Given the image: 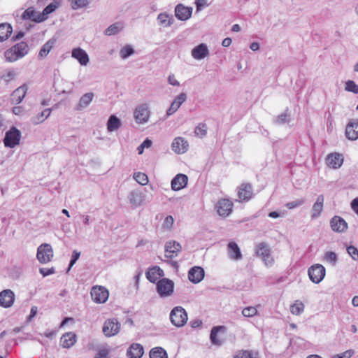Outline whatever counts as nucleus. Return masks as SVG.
Returning <instances> with one entry per match:
<instances>
[{"label": "nucleus", "instance_id": "f8f14e48", "mask_svg": "<svg viewBox=\"0 0 358 358\" xmlns=\"http://www.w3.org/2000/svg\"><path fill=\"white\" fill-rule=\"evenodd\" d=\"M108 295V291L101 286L93 287L91 290L92 298L96 303H102L106 302Z\"/></svg>", "mask_w": 358, "mask_h": 358}, {"label": "nucleus", "instance_id": "69168bd1", "mask_svg": "<svg viewBox=\"0 0 358 358\" xmlns=\"http://www.w3.org/2000/svg\"><path fill=\"white\" fill-rule=\"evenodd\" d=\"M168 83L174 86H178L180 85V83L176 80L174 75H169L168 77Z\"/></svg>", "mask_w": 358, "mask_h": 358}, {"label": "nucleus", "instance_id": "6e6552de", "mask_svg": "<svg viewBox=\"0 0 358 358\" xmlns=\"http://www.w3.org/2000/svg\"><path fill=\"white\" fill-rule=\"evenodd\" d=\"M325 273V268L320 264L313 265L308 271V274L310 280L316 284L320 282L324 279Z\"/></svg>", "mask_w": 358, "mask_h": 358}, {"label": "nucleus", "instance_id": "4be33fe9", "mask_svg": "<svg viewBox=\"0 0 358 358\" xmlns=\"http://www.w3.org/2000/svg\"><path fill=\"white\" fill-rule=\"evenodd\" d=\"M187 95L185 93H180L178 94L174 101L171 103V106L166 111V115L170 116L175 113L180 106L186 101Z\"/></svg>", "mask_w": 358, "mask_h": 358}, {"label": "nucleus", "instance_id": "58836bf2", "mask_svg": "<svg viewBox=\"0 0 358 358\" xmlns=\"http://www.w3.org/2000/svg\"><path fill=\"white\" fill-rule=\"evenodd\" d=\"M323 261L334 266L338 262V255L334 252L327 251L324 254Z\"/></svg>", "mask_w": 358, "mask_h": 358}, {"label": "nucleus", "instance_id": "7c9ffc66", "mask_svg": "<svg viewBox=\"0 0 358 358\" xmlns=\"http://www.w3.org/2000/svg\"><path fill=\"white\" fill-rule=\"evenodd\" d=\"M228 255L231 259L240 260L242 259V255L239 247L235 242H230L227 247Z\"/></svg>", "mask_w": 358, "mask_h": 358}, {"label": "nucleus", "instance_id": "ddd939ff", "mask_svg": "<svg viewBox=\"0 0 358 358\" xmlns=\"http://www.w3.org/2000/svg\"><path fill=\"white\" fill-rule=\"evenodd\" d=\"M189 143L183 137H176L171 143L172 150L178 154L181 155L185 153L189 149Z\"/></svg>", "mask_w": 358, "mask_h": 358}, {"label": "nucleus", "instance_id": "f257e3e1", "mask_svg": "<svg viewBox=\"0 0 358 358\" xmlns=\"http://www.w3.org/2000/svg\"><path fill=\"white\" fill-rule=\"evenodd\" d=\"M29 45L26 42L21 41L4 52V57L7 62H14L24 57L29 52Z\"/></svg>", "mask_w": 358, "mask_h": 358}, {"label": "nucleus", "instance_id": "393cba45", "mask_svg": "<svg viewBox=\"0 0 358 358\" xmlns=\"http://www.w3.org/2000/svg\"><path fill=\"white\" fill-rule=\"evenodd\" d=\"M157 21L160 27L163 28H168L174 23L175 20L171 14L164 12L157 15Z\"/></svg>", "mask_w": 358, "mask_h": 358}, {"label": "nucleus", "instance_id": "f704fd0d", "mask_svg": "<svg viewBox=\"0 0 358 358\" xmlns=\"http://www.w3.org/2000/svg\"><path fill=\"white\" fill-rule=\"evenodd\" d=\"M57 3H52L47 6L43 10V12L38 15L36 20H35V22H41L45 21L48 18V15L52 12H54L57 8Z\"/></svg>", "mask_w": 358, "mask_h": 358}, {"label": "nucleus", "instance_id": "9b49d317", "mask_svg": "<svg viewBox=\"0 0 358 358\" xmlns=\"http://www.w3.org/2000/svg\"><path fill=\"white\" fill-rule=\"evenodd\" d=\"M193 8L190 6H186L182 3H178L174 9L176 17L180 21H187L192 15Z\"/></svg>", "mask_w": 358, "mask_h": 358}, {"label": "nucleus", "instance_id": "bf43d9fd", "mask_svg": "<svg viewBox=\"0 0 358 358\" xmlns=\"http://www.w3.org/2000/svg\"><path fill=\"white\" fill-rule=\"evenodd\" d=\"M234 358H254L250 351H241Z\"/></svg>", "mask_w": 358, "mask_h": 358}, {"label": "nucleus", "instance_id": "49530a36", "mask_svg": "<svg viewBox=\"0 0 358 358\" xmlns=\"http://www.w3.org/2000/svg\"><path fill=\"white\" fill-rule=\"evenodd\" d=\"M195 135L199 138H203L207 134V126L204 123L199 124L194 130Z\"/></svg>", "mask_w": 358, "mask_h": 358}, {"label": "nucleus", "instance_id": "09e8293b", "mask_svg": "<svg viewBox=\"0 0 358 358\" xmlns=\"http://www.w3.org/2000/svg\"><path fill=\"white\" fill-rule=\"evenodd\" d=\"M134 53V48L130 45L124 46L120 52V57L125 59Z\"/></svg>", "mask_w": 358, "mask_h": 358}, {"label": "nucleus", "instance_id": "7ed1b4c3", "mask_svg": "<svg viewBox=\"0 0 358 358\" xmlns=\"http://www.w3.org/2000/svg\"><path fill=\"white\" fill-rule=\"evenodd\" d=\"M130 204L134 207H139L146 202H150V199H148L146 195V191L143 189H134L131 191L127 196Z\"/></svg>", "mask_w": 358, "mask_h": 358}, {"label": "nucleus", "instance_id": "6ab92c4d", "mask_svg": "<svg viewBox=\"0 0 358 358\" xmlns=\"http://www.w3.org/2000/svg\"><path fill=\"white\" fill-rule=\"evenodd\" d=\"M187 181L188 178L186 175L177 174L171 180V189L174 191H179L187 185Z\"/></svg>", "mask_w": 358, "mask_h": 358}, {"label": "nucleus", "instance_id": "0e129e2a", "mask_svg": "<svg viewBox=\"0 0 358 358\" xmlns=\"http://www.w3.org/2000/svg\"><path fill=\"white\" fill-rule=\"evenodd\" d=\"M196 12H200L203 7L207 6L206 0H196Z\"/></svg>", "mask_w": 358, "mask_h": 358}, {"label": "nucleus", "instance_id": "79ce46f5", "mask_svg": "<svg viewBox=\"0 0 358 358\" xmlns=\"http://www.w3.org/2000/svg\"><path fill=\"white\" fill-rule=\"evenodd\" d=\"M150 358H167L166 352L161 347L152 348L150 352Z\"/></svg>", "mask_w": 358, "mask_h": 358}, {"label": "nucleus", "instance_id": "e2e57ef3", "mask_svg": "<svg viewBox=\"0 0 358 358\" xmlns=\"http://www.w3.org/2000/svg\"><path fill=\"white\" fill-rule=\"evenodd\" d=\"M15 73L13 71H9L6 74L1 76V78L6 83H8L15 77Z\"/></svg>", "mask_w": 358, "mask_h": 358}, {"label": "nucleus", "instance_id": "c9c22d12", "mask_svg": "<svg viewBox=\"0 0 358 358\" xmlns=\"http://www.w3.org/2000/svg\"><path fill=\"white\" fill-rule=\"evenodd\" d=\"M124 29V24L121 22H117L110 24L104 31V34L106 36H113L118 34Z\"/></svg>", "mask_w": 358, "mask_h": 358}, {"label": "nucleus", "instance_id": "4468645a", "mask_svg": "<svg viewBox=\"0 0 358 358\" xmlns=\"http://www.w3.org/2000/svg\"><path fill=\"white\" fill-rule=\"evenodd\" d=\"M233 203L227 199L218 201L216 205L217 212L222 217H227L232 212Z\"/></svg>", "mask_w": 358, "mask_h": 358}, {"label": "nucleus", "instance_id": "a18cd8bd", "mask_svg": "<svg viewBox=\"0 0 358 358\" xmlns=\"http://www.w3.org/2000/svg\"><path fill=\"white\" fill-rule=\"evenodd\" d=\"M133 178L138 183L141 185H147L149 181L148 176L145 173L141 172L134 173Z\"/></svg>", "mask_w": 358, "mask_h": 358}, {"label": "nucleus", "instance_id": "338daca9", "mask_svg": "<svg viewBox=\"0 0 358 358\" xmlns=\"http://www.w3.org/2000/svg\"><path fill=\"white\" fill-rule=\"evenodd\" d=\"M38 308L36 306H32L30 310V315L28 317L29 320H31L32 318H34L36 315L37 314Z\"/></svg>", "mask_w": 358, "mask_h": 358}, {"label": "nucleus", "instance_id": "f3484780", "mask_svg": "<svg viewBox=\"0 0 358 358\" xmlns=\"http://www.w3.org/2000/svg\"><path fill=\"white\" fill-rule=\"evenodd\" d=\"M343 163V157L341 154L334 152L327 155L326 164L328 166L333 169L340 168Z\"/></svg>", "mask_w": 358, "mask_h": 358}, {"label": "nucleus", "instance_id": "20e7f679", "mask_svg": "<svg viewBox=\"0 0 358 358\" xmlns=\"http://www.w3.org/2000/svg\"><path fill=\"white\" fill-rule=\"evenodd\" d=\"M255 252L258 257H261L266 266H271L273 264L274 259L271 255V249L267 243L262 242L257 244Z\"/></svg>", "mask_w": 358, "mask_h": 358}, {"label": "nucleus", "instance_id": "052dcab7", "mask_svg": "<svg viewBox=\"0 0 358 358\" xmlns=\"http://www.w3.org/2000/svg\"><path fill=\"white\" fill-rule=\"evenodd\" d=\"M39 271H40V273L43 277H45V276L50 275L51 274H53L55 272V268L53 267H52L50 268H41L39 269Z\"/></svg>", "mask_w": 358, "mask_h": 358}, {"label": "nucleus", "instance_id": "13d9d810", "mask_svg": "<svg viewBox=\"0 0 358 358\" xmlns=\"http://www.w3.org/2000/svg\"><path fill=\"white\" fill-rule=\"evenodd\" d=\"M80 255V252H78L77 250L73 251L71 259L70 261V264H69V270H70V268L76 264V261L79 259Z\"/></svg>", "mask_w": 358, "mask_h": 358}, {"label": "nucleus", "instance_id": "c03bdc74", "mask_svg": "<svg viewBox=\"0 0 358 358\" xmlns=\"http://www.w3.org/2000/svg\"><path fill=\"white\" fill-rule=\"evenodd\" d=\"M52 47H53V42H52L50 41H48V42H46L43 45V47L41 48L39 53H38V57H40V58L45 57L48 55V53L50 52V51L51 50Z\"/></svg>", "mask_w": 358, "mask_h": 358}, {"label": "nucleus", "instance_id": "a878e982", "mask_svg": "<svg viewBox=\"0 0 358 358\" xmlns=\"http://www.w3.org/2000/svg\"><path fill=\"white\" fill-rule=\"evenodd\" d=\"M27 91L26 85H23L15 90L11 94V103L13 104H19L24 98Z\"/></svg>", "mask_w": 358, "mask_h": 358}, {"label": "nucleus", "instance_id": "c756f323", "mask_svg": "<svg viewBox=\"0 0 358 358\" xmlns=\"http://www.w3.org/2000/svg\"><path fill=\"white\" fill-rule=\"evenodd\" d=\"M324 201V198L322 194H320L317 197L316 201L315 202L312 208V219L317 218L320 215L323 210Z\"/></svg>", "mask_w": 358, "mask_h": 358}, {"label": "nucleus", "instance_id": "b1692460", "mask_svg": "<svg viewBox=\"0 0 358 358\" xmlns=\"http://www.w3.org/2000/svg\"><path fill=\"white\" fill-rule=\"evenodd\" d=\"M77 341L76 334L69 331L63 334L60 338V344L64 348H70L75 345Z\"/></svg>", "mask_w": 358, "mask_h": 358}, {"label": "nucleus", "instance_id": "72a5a7b5", "mask_svg": "<svg viewBox=\"0 0 358 358\" xmlns=\"http://www.w3.org/2000/svg\"><path fill=\"white\" fill-rule=\"evenodd\" d=\"M52 108H46L41 113L31 118V122L33 124L37 125L43 122L48 117H50Z\"/></svg>", "mask_w": 358, "mask_h": 358}, {"label": "nucleus", "instance_id": "bb28decb", "mask_svg": "<svg viewBox=\"0 0 358 358\" xmlns=\"http://www.w3.org/2000/svg\"><path fill=\"white\" fill-rule=\"evenodd\" d=\"M143 353V347L139 343L131 344L127 351V355L129 358H141Z\"/></svg>", "mask_w": 358, "mask_h": 358}, {"label": "nucleus", "instance_id": "ea45409f", "mask_svg": "<svg viewBox=\"0 0 358 358\" xmlns=\"http://www.w3.org/2000/svg\"><path fill=\"white\" fill-rule=\"evenodd\" d=\"M224 327L223 326H217L214 327L210 332V338L211 341V343L214 345H221L222 342L217 338V335L218 332L221 330H224Z\"/></svg>", "mask_w": 358, "mask_h": 358}, {"label": "nucleus", "instance_id": "774afa93", "mask_svg": "<svg viewBox=\"0 0 358 358\" xmlns=\"http://www.w3.org/2000/svg\"><path fill=\"white\" fill-rule=\"evenodd\" d=\"M351 207L353 209V210L357 214H358V198L353 199V201L351 203Z\"/></svg>", "mask_w": 358, "mask_h": 358}, {"label": "nucleus", "instance_id": "cd10ccee", "mask_svg": "<svg viewBox=\"0 0 358 358\" xmlns=\"http://www.w3.org/2000/svg\"><path fill=\"white\" fill-rule=\"evenodd\" d=\"M238 198L242 201H248L252 196V188L250 184H243L238 192Z\"/></svg>", "mask_w": 358, "mask_h": 358}, {"label": "nucleus", "instance_id": "603ef678", "mask_svg": "<svg viewBox=\"0 0 358 358\" xmlns=\"http://www.w3.org/2000/svg\"><path fill=\"white\" fill-rule=\"evenodd\" d=\"M257 313V310L255 307H253V306L246 307V308H243V310H242L243 315L244 317H253V316L256 315Z\"/></svg>", "mask_w": 358, "mask_h": 358}, {"label": "nucleus", "instance_id": "412c9836", "mask_svg": "<svg viewBox=\"0 0 358 358\" xmlns=\"http://www.w3.org/2000/svg\"><path fill=\"white\" fill-rule=\"evenodd\" d=\"M204 278V270L200 266H194L188 272V278L193 283L200 282Z\"/></svg>", "mask_w": 358, "mask_h": 358}, {"label": "nucleus", "instance_id": "a19ab883", "mask_svg": "<svg viewBox=\"0 0 358 358\" xmlns=\"http://www.w3.org/2000/svg\"><path fill=\"white\" fill-rule=\"evenodd\" d=\"M40 14L41 13L36 12L33 7H29L23 12L22 15V18L23 20L31 19L34 22H35V20L37 19L38 15Z\"/></svg>", "mask_w": 358, "mask_h": 358}, {"label": "nucleus", "instance_id": "1a4fd4ad", "mask_svg": "<svg viewBox=\"0 0 358 358\" xmlns=\"http://www.w3.org/2000/svg\"><path fill=\"white\" fill-rule=\"evenodd\" d=\"M134 117L138 124L147 122L150 117L148 106L146 103H142L138 106L134 110Z\"/></svg>", "mask_w": 358, "mask_h": 358}, {"label": "nucleus", "instance_id": "2f4dec72", "mask_svg": "<svg viewBox=\"0 0 358 358\" xmlns=\"http://www.w3.org/2000/svg\"><path fill=\"white\" fill-rule=\"evenodd\" d=\"M94 94L92 92H88L83 94L80 100L78 103L76 105L75 109L76 110H82L83 109L87 108L90 103L94 99Z\"/></svg>", "mask_w": 358, "mask_h": 358}, {"label": "nucleus", "instance_id": "8fccbe9b", "mask_svg": "<svg viewBox=\"0 0 358 358\" xmlns=\"http://www.w3.org/2000/svg\"><path fill=\"white\" fill-rule=\"evenodd\" d=\"M69 1L73 10L86 7L89 4L88 0H69Z\"/></svg>", "mask_w": 358, "mask_h": 358}, {"label": "nucleus", "instance_id": "3c124183", "mask_svg": "<svg viewBox=\"0 0 358 358\" xmlns=\"http://www.w3.org/2000/svg\"><path fill=\"white\" fill-rule=\"evenodd\" d=\"M345 90L354 94H358V85L353 80H348L345 83Z\"/></svg>", "mask_w": 358, "mask_h": 358}, {"label": "nucleus", "instance_id": "37998d69", "mask_svg": "<svg viewBox=\"0 0 358 358\" xmlns=\"http://www.w3.org/2000/svg\"><path fill=\"white\" fill-rule=\"evenodd\" d=\"M303 310L304 304L299 300L296 301L294 303H293L290 306L291 313L296 315H299L301 313H302L303 312Z\"/></svg>", "mask_w": 358, "mask_h": 358}, {"label": "nucleus", "instance_id": "680f3d73", "mask_svg": "<svg viewBox=\"0 0 358 358\" xmlns=\"http://www.w3.org/2000/svg\"><path fill=\"white\" fill-rule=\"evenodd\" d=\"M354 354V351L352 350H347L341 354L334 356L333 358H350Z\"/></svg>", "mask_w": 358, "mask_h": 358}, {"label": "nucleus", "instance_id": "dca6fc26", "mask_svg": "<svg viewBox=\"0 0 358 358\" xmlns=\"http://www.w3.org/2000/svg\"><path fill=\"white\" fill-rule=\"evenodd\" d=\"M15 300L14 292L10 289H5L0 292V306L4 308L10 307Z\"/></svg>", "mask_w": 358, "mask_h": 358}, {"label": "nucleus", "instance_id": "aec40b11", "mask_svg": "<svg viewBox=\"0 0 358 358\" xmlns=\"http://www.w3.org/2000/svg\"><path fill=\"white\" fill-rule=\"evenodd\" d=\"M71 56L77 59L82 66H87L90 62L87 53L80 48H73L71 52Z\"/></svg>", "mask_w": 358, "mask_h": 358}, {"label": "nucleus", "instance_id": "39448f33", "mask_svg": "<svg viewBox=\"0 0 358 358\" xmlns=\"http://www.w3.org/2000/svg\"><path fill=\"white\" fill-rule=\"evenodd\" d=\"M21 131L15 127H12L5 134L3 143L6 147L13 148L20 143Z\"/></svg>", "mask_w": 358, "mask_h": 358}, {"label": "nucleus", "instance_id": "4c0bfd02", "mask_svg": "<svg viewBox=\"0 0 358 358\" xmlns=\"http://www.w3.org/2000/svg\"><path fill=\"white\" fill-rule=\"evenodd\" d=\"M121 121L115 115H111L107 122V129L109 131H114L121 126Z\"/></svg>", "mask_w": 358, "mask_h": 358}, {"label": "nucleus", "instance_id": "6e6d98bb", "mask_svg": "<svg viewBox=\"0 0 358 358\" xmlns=\"http://www.w3.org/2000/svg\"><path fill=\"white\" fill-rule=\"evenodd\" d=\"M347 252L348 255L354 259H358V250L353 245L348 246L347 248Z\"/></svg>", "mask_w": 358, "mask_h": 358}, {"label": "nucleus", "instance_id": "5701e85b", "mask_svg": "<svg viewBox=\"0 0 358 358\" xmlns=\"http://www.w3.org/2000/svg\"><path fill=\"white\" fill-rule=\"evenodd\" d=\"M209 55V50L205 43H201L192 50V56L196 60H201Z\"/></svg>", "mask_w": 358, "mask_h": 358}, {"label": "nucleus", "instance_id": "de8ad7c7", "mask_svg": "<svg viewBox=\"0 0 358 358\" xmlns=\"http://www.w3.org/2000/svg\"><path fill=\"white\" fill-rule=\"evenodd\" d=\"M96 351L94 358H108L110 349L106 345L99 347Z\"/></svg>", "mask_w": 358, "mask_h": 358}, {"label": "nucleus", "instance_id": "9d476101", "mask_svg": "<svg viewBox=\"0 0 358 358\" xmlns=\"http://www.w3.org/2000/svg\"><path fill=\"white\" fill-rule=\"evenodd\" d=\"M120 326V323L117 319H108L103 324V333L106 336H113L119 332Z\"/></svg>", "mask_w": 358, "mask_h": 358}, {"label": "nucleus", "instance_id": "5fc2aeb1", "mask_svg": "<svg viewBox=\"0 0 358 358\" xmlns=\"http://www.w3.org/2000/svg\"><path fill=\"white\" fill-rule=\"evenodd\" d=\"M304 203L305 200L303 199H301L294 201L288 202L285 206L289 209H293L303 205Z\"/></svg>", "mask_w": 358, "mask_h": 358}, {"label": "nucleus", "instance_id": "473e14b6", "mask_svg": "<svg viewBox=\"0 0 358 358\" xmlns=\"http://www.w3.org/2000/svg\"><path fill=\"white\" fill-rule=\"evenodd\" d=\"M164 271L159 267L155 266L146 272V277L151 282H155L160 277L164 276Z\"/></svg>", "mask_w": 358, "mask_h": 358}, {"label": "nucleus", "instance_id": "4d7b16f0", "mask_svg": "<svg viewBox=\"0 0 358 358\" xmlns=\"http://www.w3.org/2000/svg\"><path fill=\"white\" fill-rule=\"evenodd\" d=\"M288 117L286 113H282L276 117L275 122L278 124H282L288 121Z\"/></svg>", "mask_w": 358, "mask_h": 358}, {"label": "nucleus", "instance_id": "864d4df0", "mask_svg": "<svg viewBox=\"0 0 358 358\" xmlns=\"http://www.w3.org/2000/svg\"><path fill=\"white\" fill-rule=\"evenodd\" d=\"M173 222V217L171 215H168L164 219L162 227L164 229H170L172 228Z\"/></svg>", "mask_w": 358, "mask_h": 358}, {"label": "nucleus", "instance_id": "2eb2a0df", "mask_svg": "<svg viewBox=\"0 0 358 358\" xmlns=\"http://www.w3.org/2000/svg\"><path fill=\"white\" fill-rule=\"evenodd\" d=\"M181 248L182 247L179 243L174 241H168L165 244V256L167 258L172 259L178 255Z\"/></svg>", "mask_w": 358, "mask_h": 358}, {"label": "nucleus", "instance_id": "423d86ee", "mask_svg": "<svg viewBox=\"0 0 358 358\" xmlns=\"http://www.w3.org/2000/svg\"><path fill=\"white\" fill-rule=\"evenodd\" d=\"M173 289V282L168 278H162L157 282V292L162 298L172 295Z\"/></svg>", "mask_w": 358, "mask_h": 358}, {"label": "nucleus", "instance_id": "e433bc0d", "mask_svg": "<svg viewBox=\"0 0 358 358\" xmlns=\"http://www.w3.org/2000/svg\"><path fill=\"white\" fill-rule=\"evenodd\" d=\"M13 28L7 23L0 24V42L6 40L12 34Z\"/></svg>", "mask_w": 358, "mask_h": 358}, {"label": "nucleus", "instance_id": "a211bd4d", "mask_svg": "<svg viewBox=\"0 0 358 358\" xmlns=\"http://www.w3.org/2000/svg\"><path fill=\"white\" fill-rule=\"evenodd\" d=\"M330 226L334 231L342 233L347 230L348 224L344 219L339 216H334L330 221Z\"/></svg>", "mask_w": 358, "mask_h": 358}, {"label": "nucleus", "instance_id": "c85d7f7f", "mask_svg": "<svg viewBox=\"0 0 358 358\" xmlns=\"http://www.w3.org/2000/svg\"><path fill=\"white\" fill-rule=\"evenodd\" d=\"M345 136L349 140L355 141L358 138V121L350 122L345 129Z\"/></svg>", "mask_w": 358, "mask_h": 358}, {"label": "nucleus", "instance_id": "f03ea898", "mask_svg": "<svg viewBox=\"0 0 358 358\" xmlns=\"http://www.w3.org/2000/svg\"><path fill=\"white\" fill-rule=\"evenodd\" d=\"M187 313L181 306L174 307L170 313V320L177 327H183L187 323Z\"/></svg>", "mask_w": 358, "mask_h": 358}, {"label": "nucleus", "instance_id": "0eeeda50", "mask_svg": "<svg viewBox=\"0 0 358 358\" xmlns=\"http://www.w3.org/2000/svg\"><path fill=\"white\" fill-rule=\"evenodd\" d=\"M37 259L41 264H46L50 262L53 257V250L48 243L41 244L37 250Z\"/></svg>", "mask_w": 358, "mask_h": 358}]
</instances>
